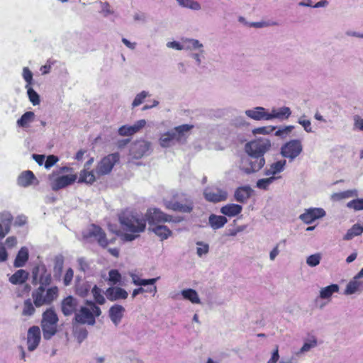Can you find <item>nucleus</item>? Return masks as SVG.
Here are the masks:
<instances>
[{"mask_svg":"<svg viewBox=\"0 0 363 363\" xmlns=\"http://www.w3.org/2000/svg\"><path fill=\"white\" fill-rule=\"evenodd\" d=\"M271 147V140L264 137L257 138L247 143L245 150L247 157H242L241 169L247 174L261 169L265 164L264 155L270 150Z\"/></svg>","mask_w":363,"mask_h":363,"instance_id":"f257e3e1","label":"nucleus"},{"mask_svg":"<svg viewBox=\"0 0 363 363\" xmlns=\"http://www.w3.org/2000/svg\"><path fill=\"white\" fill-rule=\"evenodd\" d=\"M121 229L124 232L122 239L130 242L140 236L146 228V220L139 214L129 211L121 212L118 216Z\"/></svg>","mask_w":363,"mask_h":363,"instance_id":"f03ea898","label":"nucleus"},{"mask_svg":"<svg viewBox=\"0 0 363 363\" xmlns=\"http://www.w3.org/2000/svg\"><path fill=\"white\" fill-rule=\"evenodd\" d=\"M51 189L57 191L73 184L77 179V174L74 173L73 168L64 166L61 167L49 175Z\"/></svg>","mask_w":363,"mask_h":363,"instance_id":"7ed1b4c3","label":"nucleus"},{"mask_svg":"<svg viewBox=\"0 0 363 363\" xmlns=\"http://www.w3.org/2000/svg\"><path fill=\"white\" fill-rule=\"evenodd\" d=\"M59 296V288L52 286L44 288L43 286H38L31 293V298L33 304L36 308L51 305Z\"/></svg>","mask_w":363,"mask_h":363,"instance_id":"20e7f679","label":"nucleus"},{"mask_svg":"<svg viewBox=\"0 0 363 363\" xmlns=\"http://www.w3.org/2000/svg\"><path fill=\"white\" fill-rule=\"evenodd\" d=\"M86 306H82L74 315V320L79 324L94 325L96 317H99L101 309L91 301H86Z\"/></svg>","mask_w":363,"mask_h":363,"instance_id":"39448f33","label":"nucleus"},{"mask_svg":"<svg viewBox=\"0 0 363 363\" xmlns=\"http://www.w3.org/2000/svg\"><path fill=\"white\" fill-rule=\"evenodd\" d=\"M58 316L52 308L46 309L42 314L41 328L43 337L50 340L57 331Z\"/></svg>","mask_w":363,"mask_h":363,"instance_id":"423d86ee","label":"nucleus"},{"mask_svg":"<svg viewBox=\"0 0 363 363\" xmlns=\"http://www.w3.org/2000/svg\"><path fill=\"white\" fill-rule=\"evenodd\" d=\"M146 222L150 226H154L160 223L179 222V220H174L172 216L165 213L160 208H148L145 215Z\"/></svg>","mask_w":363,"mask_h":363,"instance_id":"0eeeda50","label":"nucleus"},{"mask_svg":"<svg viewBox=\"0 0 363 363\" xmlns=\"http://www.w3.org/2000/svg\"><path fill=\"white\" fill-rule=\"evenodd\" d=\"M119 154L111 153L104 157L96 167V174L98 177L109 174L116 162L119 161Z\"/></svg>","mask_w":363,"mask_h":363,"instance_id":"6e6552de","label":"nucleus"},{"mask_svg":"<svg viewBox=\"0 0 363 363\" xmlns=\"http://www.w3.org/2000/svg\"><path fill=\"white\" fill-rule=\"evenodd\" d=\"M303 152L301 141L298 139L291 140L284 143L281 147V155L293 161Z\"/></svg>","mask_w":363,"mask_h":363,"instance_id":"1a4fd4ad","label":"nucleus"},{"mask_svg":"<svg viewBox=\"0 0 363 363\" xmlns=\"http://www.w3.org/2000/svg\"><path fill=\"white\" fill-rule=\"evenodd\" d=\"M33 274V283L35 280H38L39 286H43L44 288L49 286L52 281V275L48 272L45 267L43 265L41 267L40 266H35L32 270Z\"/></svg>","mask_w":363,"mask_h":363,"instance_id":"9d476101","label":"nucleus"},{"mask_svg":"<svg viewBox=\"0 0 363 363\" xmlns=\"http://www.w3.org/2000/svg\"><path fill=\"white\" fill-rule=\"evenodd\" d=\"M85 237L86 238H94L97 240L98 244L102 247H106L108 245L106 233L97 225L91 224Z\"/></svg>","mask_w":363,"mask_h":363,"instance_id":"9b49d317","label":"nucleus"},{"mask_svg":"<svg viewBox=\"0 0 363 363\" xmlns=\"http://www.w3.org/2000/svg\"><path fill=\"white\" fill-rule=\"evenodd\" d=\"M203 195L206 201L213 203L225 201L228 197V193L225 190L216 187L206 189Z\"/></svg>","mask_w":363,"mask_h":363,"instance_id":"f8f14e48","label":"nucleus"},{"mask_svg":"<svg viewBox=\"0 0 363 363\" xmlns=\"http://www.w3.org/2000/svg\"><path fill=\"white\" fill-rule=\"evenodd\" d=\"M164 206L168 210L182 213H191L194 208L193 203L189 199H185L184 203L177 201H165Z\"/></svg>","mask_w":363,"mask_h":363,"instance_id":"ddd939ff","label":"nucleus"},{"mask_svg":"<svg viewBox=\"0 0 363 363\" xmlns=\"http://www.w3.org/2000/svg\"><path fill=\"white\" fill-rule=\"evenodd\" d=\"M150 143L146 140L135 141L130 147V155L135 159L142 158L149 150Z\"/></svg>","mask_w":363,"mask_h":363,"instance_id":"4468645a","label":"nucleus"},{"mask_svg":"<svg viewBox=\"0 0 363 363\" xmlns=\"http://www.w3.org/2000/svg\"><path fill=\"white\" fill-rule=\"evenodd\" d=\"M325 216V211L321 208H311L301 214L299 218L306 224H311L315 220Z\"/></svg>","mask_w":363,"mask_h":363,"instance_id":"2eb2a0df","label":"nucleus"},{"mask_svg":"<svg viewBox=\"0 0 363 363\" xmlns=\"http://www.w3.org/2000/svg\"><path fill=\"white\" fill-rule=\"evenodd\" d=\"M40 330L38 326L30 327L27 333V345L29 351L35 350L40 342Z\"/></svg>","mask_w":363,"mask_h":363,"instance_id":"dca6fc26","label":"nucleus"},{"mask_svg":"<svg viewBox=\"0 0 363 363\" xmlns=\"http://www.w3.org/2000/svg\"><path fill=\"white\" fill-rule=\"evenodd\" d=\"M194 128L193 125L183 124L175 127L172 130V133L175 139V142L184 143L189 136V133Z\"/></svg>","mask_w":363,"mask_h":363,"instance_id":"f3484780","label":"nucleus"},{"mask_svg":"<svg viewBox=\"0 0 363 363\" xmlns=\"http://www.w3.org/2000/svg\"><path fill=\"white\" fill-rule=\"evenodd\" d=\"M78 310V301L72 296H68L62 301V312L67 316L76 313Z\"/></svg>","mask_w":363,"mask_h":363,"instance_id":"a211bd4d","label":"nucleus"},{"mask_svg":"<svg viewBox=\"0 0 363 363\" xmlns=\"http://www.w3.org/2000/svg\"><path fill=\"white\" fill-rule=\"evenodd\" d=\"M104 294L107 299L111 301H115L118 299H125L128 296V292L125 289L118 286L108 288L104 292Z\"/></svg>","mask_w":363,"mask_h":363,"instance_id":"6ab92c4d","label":"nucleus"},{"mask_svg":"<svg viewBox=\"0 0 363 363\" xmlns=\"http://www.w3.org/2000/svg\"><path fill=\"white\" fill-rule=\"evenodd\" d=\"M146 124L145 120L142 119L133 125H123L118 129V134L121 136H130L138 133Z\"/></svg>","mask_w":363,"mask_h":363,"instance_id":"aec40b11","label":"nucleus"},{"mask_svg":"<svg viewBox=\"0 0 363 363\" xmlns=\"http://www.w3.org/2000/svg\"><path fill=\"white\" fill-rule=\"evenodd\" d=\"M245 114L247 117L256 121L269 120V113L266 112L265 108L261 106L247 110Z\"/></svg>","mask_w":363,"mask_h":363,"instance_id":"412c9836","label":"nucleus"},{"mask_svg":"<svg viewBox=\"0 0 363 363\" xmlns=\"http://www.w3.org/2000/svg\"><path fill=\"white\" fill-rule=\"evenodd\" d=\"M252 191L249 186H240L235 191V199L240 203H246L252 196Z\"/></svg>","mask_w":363,"mask_h":363,"instance_id":"4be33fe9","label":"nucleus"},{"mask_svg":"<svg viewBox=\"0 0 363 363\" xmlns=\"http://www.w3.org/2000/svg\"><path fill=\"white\" fill-rule=\"evenodd\" d=\"M99 178L96 174V169L94 171L90 169L83 168L79 173L78 182L92 184Z\"/></svg>","mask_w":363,"mask_h":363,"instance_id":"5701e85b","label":"nucleus"},{"mask_svg":"<svg viewBox=\"0 0 363 363\" xmlns=\"http://www.w3.org/2000/svg\"><path fill=\"white\" fill-rule=\"evenodd\" d=\"M29 278V273L25 269H18L12 274L9 280L13 285H22L25 284Z\"/></svg>","mask_w":363,"mask_h":363,"instance_id":"b1692460","label":"nucleus"},{"mask_svg":"<svg viewBox=\"0 0 363 363\" xmlns=\"http://www.w3.org/2000/svg\"><path fill=\"white\" fill-rule=\"evenodd\" d=\"M36 178L32 171L27 170L23 172L18 177L17 183L20 186L27 187L32 185Z\"/></svg>","mask_w":363,"mask_h":363,"instance_id":"393cba45","label":"nucleus"},{"mask_svg":"<svg viewBox=\"0 0 363 363\" xmlns=\"http://www.w3.org/2000/svg\"><path fill=\"white\" fill-rule=\"evenodd\" d=\"M124 311L125 308L118 304L113 305L110 308L109 317L116 325H118L121 322L123 316Z\"/></svg>","mask_w":363,"mask_h":363,"instance_id":"a878e982","label":"nucleus"},{"mask_svg":"<svg viewBox=\"0 0 363 363\" xmlns=\"http://www.w3.org/2000/svg\"><path fill=\"white\" fill-rule=\"evenodd\" d=\"M151 230L160 238L161 240H167L172 234V230L166 225L158 224L151 228Z\"/></svg>","mask_w":363,"mask_h":363,"instance_id":"bb28decb","label":"nucleus"},{"mask_svg":"<svg viewBox=\"0 0 363 363\" xmlns=\"http://www.w3.org/2000/svg\"><path fill=\"white\" fill-rule=\"evenodd\" d=\"M242 206L235 203H229L220 208V212L228 217H234L241 213Z\"/></svg>","mask_w":363,"mask_h":363,"instance_id":"cd10ccee","label":"nucleus"},{"mask_svg":"<svg viewBox=\"0 0 363 363\" xmlns=\"http://www.w3.org/2000/svg\"><path fill=\"white\" fill-rule=\"evenodd\" d=\"M29 257L28 251L26 247H22L18 251L15 260H14V267H23L26 262L28 261Z\"/></svg>","mask_w":363,"mask_h":363,"instance_id":"c85d7f7f","label":"nucleus"},{"mask_svg":"<svg viewBox=\"0 0 363 363\" xmlns=\"http://www.w3.org/2000/svg\"><path fill=\"white\" fill-rule=\"evenodd\" d=\"M208 220L210 225L214 230L222 228L228 222V220L225 216H217L215 214H211L209 216Z\"/></svg>","mask_w":363,"mask_h":363,"instance_id":"c756f323","label":"nucleus"},{"mask_svg":"<svg viewBox=\"0 0 363 363\" xmlns=\"http://www.w3.org/2000/svg\"><path fill=\"white\" fill-rule=\"evenodd\" d=\"M291 112L289 107L284 106L278 110L274 109L271 113H269V120L272 118H279V119H287Z\"/></svg>","mask_w":363,"mask_h":363,"instance_id":"7c9ffc66","label":"nucleus"},{"mask_svg":"<svg viewBox=\"0 0 363 363\" xmlns=\"http://www.w3.org/2000/svg\"><path fill=\"white\" fill-rule=\"evenodd\" d=\"M34 119L35 113L33 111H27L17 121V125L21 128H28Z\"/></svg>","mask_w":363,"mask_h":363,"instance_id":"2f4dec72","label":"nucleus"},{"mask_svg":"<svg viewBox=\"0 0 363 363\" xmlns=\"http://www.w3.org/2000/svg\"><path fill=\"white\" fill-rule=\"evenodd\" d=\"M35 306L31 298H27L23 301L21 314L23 316L30 317L35 313Z\"/></svg>","mask_w":363,"mask_h":363,"instance_id":"473e14b6","label":"nucleus"},{"mask_svg":"<svg viewBox=\"0 0 363 363\" xmlns=\"http://www.w3.org/2000/svg\"><path fill=\"white\" fill-rule=\"evenodd\" d=\"M12 221L13 217L11 216H9L2 220V223H0V240L3 239L10 232Z\"/></svg>","mask_w":363,"mask_h":363,"instance_id":"72a5a7b5","label":"nucleus"},{"mask_svg":"<svg viewBox=\"0 0 363 363\" xmlns=\"http://www.w3.org/2000/svg\"><path fill=\"white\" fill-rule=\"evenodd\" d=\"M363 233V227L359 224H354L350 228L344 235L345 240H352L355 236L362 235Z\"/></svg>","mask_w":363,"mask_h":363,"instance_id":"f704fd0d","label":"nucleus"},{"mask_svg":"<svg viewBox=\"0 0 363 363\" xmlns=\"http://www.w3.org/2000/svg\"><path fill=\"white\" fill-rule=\"evenodd\" d=\"M182 295L184 299L190 301L192 303H200V298L197 292L192 289H184L182 291Z\"/></svg>","mask_w":363,"mask_h":363,"instance_id":"c9c22d12","label":"nucleus"},{"mask_svg":"<svg viewBox=\"0 0 363 363\" xmlns=\"http://www.w3.org/2000/svg\"><path fill=\"white\" fill-rule=\"evenodd\" d=\"M174 142L175 139L171 130L162 134L160 138V145L163 147L171 146Z\"/></svg>","mask_w":363,"mask_h":363,"instance_id":"e433bc0d","label":"nucleus"},{"mask_svg":"<svg viewBox=\"0 0 363 363\" xmlns=\"http://www.w3.org/2000/svg\"><path fill=\"white\" fill-rule=\"evenodd\" d=\"M338 291L339 286L337 284H331L321 289L320 291V297L323 299L328 298L333 295V293L337 292Z\"/></svg>","mask_w":363,"mask_h":363,"instance_id":"4c0bfd02","label":"nucleus"},{"mask_svg":"<svg viewBox=\"0 0 363 363\" xmlns=\"http://www.w3.org/2000/svg\"><path fill=\"white\" fill-rule=\"evenodd\" d=\"M64 267V258L62 256H57L54 260V276L58 279L60 277Z\"/></svg>","mask_w":363,"mask_h":363,"instance_id":"58836bf2","label":"nucleus"},{"mask_svg":"<svg viewBox=\"0 0 363 363\" xmlns=\"http://www.w3.org/2000/svg\"><path fill=\"white\" fill-rule=\"evenodd\" d=\"M286 160H279L276 162L272 163L270 165L269 172L270 174L274 175L277 173L281 172L283 171L284 166L286 165Z\"/></svg>","mask_w":363,"mask_h":363,"instance_id":"ea45409f","label":"nucleus"},{"mask_svg":"<svg viewBox=\"0 0 363 363\" xmlns=\"http://www.w3.org/2000/svg\"><path fill=\"white\" fill-rule=\"evenodd\" d=\"M354 277L353 281H350L346 287L345 294H352L358 291L361 286V283Z\"/></svg>","mask_w":363,"mask_h":363,"instance_id":"a19ab883","label":"nucleus"},{"mask_svg":"<svg viewBox=\"0 0 363 363\" xmlns=\"http://www.w3.org/2000/svg\"><path fill=\"white\" fill-rule=\"evenodd\" d=\"M121 281V275L116 269H111L108 272V281L111 285H116Z\"/></svg>","mask_w":363,"mask_h":363,"instance_id":"79ce46f5","label":"nucleus"},{"mask_svg":"<svg viewBox=\"0 0 363 363\" xmlns=\"http://www.w3.org/2000/svg\"><path fill=\"white\" fill-rule=\"evenodd\" d=\"M91 292L94 298V301L100 304L103 305L105 303V298L101 294V290L96 285H94L91 289Z\"/></svg>","mask_w":363,"mask_h":363,"instance_id":"37998d69","label":"nucleus"},{"mask_svg":"<svg viewBox=\"0 0 363 363\" xmlns=\"http://www.w3.org/2000/svg\"><path fill=\"white\" fill-rule=\"evenodd\" d=\"M157 278H152L148 279H140L138 277H133V282L136 286H146V285H152L155 284Z\"/></svg>","mask_w":363,"mask_h":363,"instance_id":"c03bdc74","label":"nucleus"},{"mask_svg":"<svg viewBox=\"0 0 363 363\" xmlns=\"http://www.w3.org/2000/svg\"><path fill=\"white\" fill-rule=\"evenodd\" d=\"M27 89V94L30 101L34 105L40 104V97L38 93L30 86L26 87Z\"/></svg>","mask_w":363,"mask_h":363,"instance_id":"a18cd8bd","label":"nucleus"},{"mask_svg":"<svg viewBox=\"0 0 363 363\" xmlns=\"http://www.w3.org/2000/svg\"><path fill=\"white\" fill-rule=\"evenodd\" d=\"M91 286L89 284L88 282L83 283L77 286L76 289L77 294L82 297H85L88 295Z\"/></svg>","mask_w":363,"mask_h":363,"instance_id":"49530a36","label":"nucleus"},{"mask_svg":"<svg viewBox=\"0 0 363 363\" xmlns=\"http://www.w3.org/2000/svg\"><path fill=\"white\" fill-rule=\"evenodd\" d=\"M347 206L354 211L363 210V199H353L347 203Z\"/></svg>","mask_w":363,"mask_h":363,"instance_id":"de8ad7c7","label":"nucleus"},{"mask_svg":"<svg viewBox=\"0 0 363 363\" xmlns=\"http://www.w3.org/2000/svg\"><path fill=\"white\" fill-rule=\"evenodd\" d=\"M274 179H275V177H271L269 178H266V179H259L257 182V187L260 189L267 190L268 189L269 184H271Z\"/></svg>","mask_w":363,"mask_h":363,"instance_id":"09e8293b","label":"nucleus"},{"mask_svg":"<svg viewBox=\"0 0 363 363\" xmlns=\"http://www.w3.org/2000/svg\"><path fill=\"white\" fill-rule=\"evenodd\" d=\"M179 4L184 7L190 8L194 10L200 9L201 6L196 1H193L191 0H177Z\"/></svg>","mask_w":363,"mask_h":363,"instance_id":"8fccbe9b","label":"nucleus"},{"mask_svg":"<svg viewBox=\"0 0 363 363\" xmlns=\"http://www.w3.org/2000/svg\"><path fill=\"white\" fill-rule=\"evenodd\" d=\"M147 96H148V92L145 91H143L140 93H139L138 94H137L132 103L133 107L138 106L139 105L143 104L144 100L145 99V98Z\"/></svg>","mask_w":363,"mask_h":363,"instance_id":"3c124183","label":"nucleus"},{"mask_svg":"<svg viewBox=\"0 0 363 363\" xmlns=\"http://www.w3.org/2000/svg\"><path fill=\"white\" fill-rule=\"evenodd\" d=\"M23 77L26 82V87L30 86L33 84V73L28 67H24L23 69Z\"/></svg>","mask_w":363,"mask_h":363,"instance_id":"603ef678","label":"nucleus"},{"mask_svg":"<svg viewBox=\"0 0 363 363\" xmlns=\"http://www.w3.org/2000/svg\"><path fill=\"white\" fill-rule=\"evenodd\" d=\"M275 130V127L272 126H264L256 128L252 130V133L254 135L256 134H269L273 132Z\"/></svg>","mask_w":363,"mask_h":363,"instance_id":"864d4df0","label":"nucleus"},{"mask_svg":"<svg viewBox=\"0 0 363 363\" xmlns=\"http://www.w3.org/2000/svg\"><path fill=\"white\" fill-rule=\"evenodd\" d=\"M144 292L153 293V294L155 295L156 294V292H157V287L155 285L152 286V287L149 288V289H145L143 287H139V288L135 289L133 290V291L132 293V297L135 298L139 294H142V293H144Z\"/></svg>","mask_w":363,"mask_h":363,"instance_id":"5fc2aeb1","label":"nucleus"},{"mask_svg":"<svg viewBox=\"0 0 363 363\" xmlns=\"http://www.w3.org/2000/svg\"><path fill=\"white\" fill-rule=\"evenodd\" d=\"M73 277H74L73 269L72 268L67 269L64 275V277H63L64 285L66 286H69L73 279Z\"/></svg>","mask_w":363,"mask_h":363,"instance_id":"6e6d98bb","label":"nucleus"},{"mask_svg":"<svg viewBox=\"0 0 363 363\" xmlns=\"http://www.w3.org/2000/svg\"><path fill=\"white\" fill-rule=\"evenodd\" d=\"M320 256L318 254L310 255L306 260L307 264L311 267H315L320 263Z\"/></svg>","mask_w":363,"mask_h":363,"instance_id":"4d7b16f0","label":"nucleus"},{"mask_svg":"<svg viewBox=\"0 0 363 363\" xmlns=\"http://www.w3.org/2000/svg\"><path fill=\"white\" fill-rule=\"evenodd\" d=\"M58 160H59L58 157H57L55 155H50L48 156L47 159L45 160V167L46 169H50L53 165H55L58 162Z\"/></svg>","mask_w":363,"mask_h":363,"instance_id":"13d9d810","label":"nucleus"},{"mask_svg":"<svg viewBox=\"0 0 363 363\" xmlns=\"http://www.w3.org/2000/svg\"><path fill=\"white\" fill-rule=\"evenodd\" d=\"M294 128V126L289 125L283 128H279L276 132L275 135L279 137H284L289 133Z\"/></svg>","mask_w":363,"mask_h":363,"instance_id":"bf43d9fd","label":"nucleus"},{"mask_svg":"<svg viewBox=\"0 0 363 363\" xmlns=\"http://www.w3.org/2000/svg\"><path fill=\"white\" fill-rule=\"evenodd\" d=\"M298 123L303 127L307 133L312 132L311 123L309 120L303 119V117H301L298 119Z\"/></svg>","mask_w":363,"mask_h":363,"instance_id":"052dcab7","label":"nucleus"},{"mask_svg":"<svg viewBox=\"0 0 363 363\" xmlns=\"http://www.w3.org/2000/svg\"><path fill=\"white\" fill-rule=\"evenodd\" d=\"M354 125L356 128L363 131V118L359 116L356 115L354 116Z\"/></svg>","mask_w":363,"mask_h":363,"instance_id":"680f3d73","label":"nucleus"},{"mask_svg":"<svg viewBox=\"0 0 363 363\" xmlns=\"http://www.w3.org/2000/svg\"><path fill=\"white\" fill-rule=\"evenodd\" d=\"M317 345L316 340H312L308 342H305L301 349V352H307L311 348L314 347Z\"/></svg>","mask_w":363,"mask_h":363,"instance_id":"e2e57ef3","label":"nucleus"},{"mask_svg":"<svg viewBox=\"0 0 363 363\" xmlns=\"http://www.w3.org/2000/svg\"><path fill=\"white\" fill-rule=\"evenodd\" d=\"M197 245H201V247H197V254L199 256H202L208 252V245L207 244H201V242H197Z\"/></svg>","mask_w":363,"mask_h":363,"instance_id":"0e129e2a","label":"nucleus"},{"mask_svg":"<svg viewBox=\"0 0 363 363\" xmlns=\"http://www.w3.org/2000/svg\"><path fill=\"white\" fill-rule=\"evenodd\" d=\"M8 253L3 243L0 242V262L7 260Z\"/></svg>","mask_w":363,"mask_h":363,"instance_id":"69168bd1","label":"nucleus"},{"mask_svg":"<svg viewBox=\"0 0 363 363\" xmlns=\"http://www.w3.org/2000/svg\"><path fill=\"white\" fill-rule=\"evenodd\" d=\"M279 347L277 345L272 353L271 358L269 359L267 363H277V361L279 360Z\"/></svg>","mask_w":363,"mask_h":363,"instance_id":"338daca9","label":"nucleus"},{"mask_svg":"<svg viewBox=\"0 0 363 363\" xmlns=\"http://www.w3.org/2000/svg\"><path fill=\"white\" fill-rule=\"evenodd\" d=\"M101 8L102 12L104 13L105 16L113 13V11L111 10V6L108 2L103 3Z\"/></svg>","mask_w":363,"mask_h":363,"instance_id":"774afa93","label":"nucleus"}]
</instances>
